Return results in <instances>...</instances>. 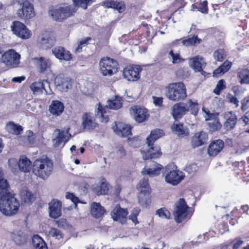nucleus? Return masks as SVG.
I'll use <instances>...</instances> for the list:
<instances>
[{
  "instance_id": "f257e3e1",
  "label": "nucleus",
  "mask_w": 249,
  "mask_h": 249,
  "mask_svg": "<svg viewBox=\"0 0 249 249\" xmlns=\"http://www.w3.org/2000/svg\"><path fill=\"white\" fill-rule=\"evenodd\" d=\"M95 0H73V3L61 4L56 6L52 11L51 16L56 21H62L74 15L78 7L86 9L88 5L90 4Z\"/></svg>"
},
{
  "instance_id": "f03ea898",
  "label": "nucleus",
  "mask_w": 249,
  "mask_h": 249,
  "mask_svg": "<svg viewBox=\"0 0 249 249\" xmlns=\"http://www.w3.org/2000/svg\"><path fill=\"white\" fill-rule=\"evenodd\" d=\"M53 163L49 159H38L32 165V171L37 178L46 179L52 173Z\"/></svg>"
},
{
  "instance_id": "7ed1b4c3",
  "label": "nucleus",
  "mask_w": 249,
  "mask_h": 249,
  "mask_svg": "<svg viewBox=\"0 0 249 249\" xmlns=\"http://www.w3.org/2000/svg\"><path fill=\"white\" fill-rule=\"evenodd\" d=\"M165 96L173 101L184 100L187 97L185 85L181 82L169 84L165 88Z\"/></svg>"
},
{
  "instance_id": "20e7f679",
  "label": "nucleus",
  "mask_w": 249,
  "mask_h": 249,
  "mask_svg": "<svg viewBox=\"0 0 249 249\" xmlns=\"http://www.w3.org/2000/svg\"><path fill=\"white\" fill-rule=\"evenodd\" d=\"M19 8L16 11L17 17L22 20H29L34 18L36 12L33 0H13Z\"/></svg>"
},
{
  "instance_id": "39448f33",
  "label": "nucleus",
  "mask_w": 249,
  "mask_h": 249,
  "mask_svg": "<svg viewBox=\"0 0 249 249\" xmlns=\"http://www.w3.org/2000/svg\"><path fill=\"white\" fill-rule=\"evenodd\" d=\"M122 98L119 96H115L107 100L106 107H103L100 104H99L96 115L101 122L106 123L108 121V116L107 114L108 108L118 109L122 107Z\"/></svg>"
},
{
  "instance_id": "423d86ee",
  "label": "nucleus",
  "mask_w": 249,
  "mask_h": 249,
  "mask_svg": "<svg viewBox=\"0 0 249 249\" xmlns=\"http://www.w3.org/2000/svg\"><path fill=\"white\" fill-rule=\"evenodd\" d=\"M163 176L167 183L174 186L178 184L184 178V173L178 169L173 164H168L165 166Z\"/></svg>"
},
{
  "instance_id": "0eeeda50",
  "label": "nucleus",
  "mask_w": 249,
  "mask_h": 249,
  "mask_svg": "<svg viewBox=\"0 0 249 249\" xmlns=\"http://www.w3.org/2000/svg\"><path fill=\"white\" fill-rule=\"evenodd\" d=\"M19 204L14 197L8 196H0V212L6 216H11L16 213L18 210Z\"/></svg>"
},
{
  "instance_id": "6e6552de",
  "label": "nucleus",
  "mask_w": 249,
  "mask_h": 249,
  "mask_svg": "<svg viewBox=\"0 0 249 249\" xmlns=\"http://www.w3.org/2000/svg\"><path fill=\"white\" fill-rule=\"evenodd\" d=\"M100 71L104 76H111L118 71L117 62L109 57H104L99 62Z\"/></svg>"
},
{
  "instance_id": "1a4fd4ad",
  "label": "nucleus",
  "mask_w": 249,
  "mask_h": 249,
  "mask_svg": "<svg viewBox=\"0 0 249 249\" xmlns=\"http://www.w3.org/2000/svg\"><path fill=\"white\" fill-rule=\"evenodd\" d=\"M20 55L13 49L5 52L2 55L0 61L9 68H15L19 66Z\"/></svg>"
},
{
  "instance_id": "9d476101",
  "label": "nucleus",
  "mask_w": 249,
  "mask_h": 249,
  "mask_svg": "<svg viewBox=\"0 0 249 249\" xmlns=\"http://www.w3.org/2000/svg\"><path fill=\"white\" fill-rule=\"evenodd\" d=\"M190 208L187 206L184 200L180 198L175 204L173 214L177 223H180L189 215Z\"/></svg>"
},
{
  "instance_id": "9b49d317",
  "label": "nucleus",
  "mask_w": 249,
  "mask_h": 249,
  "mask_svg": "<svg viewBox=\"0 0 249 249\" xmlns=\"http://www.w3.org/2000/svg\"><path fill=\"white\" fill-rule=\"evenodd\" d=\"M202 111L205 120L210 121L208 125L210 127V131H214L220 129L221 124L217 119L218 114L213 111L212 112L209 109L204 107L202 108Z\"/></svg>"
},
{
  "instance_id": "f8f14e48",
  "label": "nucleus",
  "mask_w": 249,
  "mask_h": 249,
  "mask_svg": "<svg viewBox=\"0 0 249 249\" xmlns=\"http://www.w3.org/2000/svg\"><path fill=\"white\" fill-rule=\"evenodd\" d=\"M13 33L21 39H27L31 37L32 33L26 26L19 21H15L11 26Z\"/></svg>"
},
{
  "instance_id": "ddd939ff",
  "label": "nucleus",
  "mask_w": 249,
  "mask_h": 249,
  "mask_svg": "<svg viewBox=\"0 0 249 249\" xmlns=\"http://www.w3.org/2000/svg\"><path fill=\"white\" fill-rule=\"evenodd\" d=\"M129 112L134 120L139 123L147 120L149 116L147 109L139 106L132 107L130 108Z\"/></svg>"
},
{
  "instance_id": "4468645a",
  "label": "nucleus",
  "mask_w": 249,
  "mask_h": 249,
  "mask_svg": "<svg viewBox=\"0 0 249 249\" xmlns=\"http://www.w3.org/2000/svg\"><path fill=\"white\" fill-rule=\"evenodd\" d=\"M71 134L69 133V128L66 131L56 129L53 133V144L54 147H58L61 145H64L70 139Z\"/></svg>"
},
{
  "instance_id": "2eb2a0df",
  "label": "nucleus",
  "mask_w": 249,
  "mask_h": 249,
  "mask_svg": "<svg viewBox=\"0 0 249 249\" xmlns=\"http://www.w3.org/2000/svg\"><path fill=\"white\" fill-rule=\"evenodd\" d=\"M162 167L161 164L153 161H150L146 163L142 171V174L143 175H147L150 177L159 176L160 174Z\"/></svg>"
},
{
  "instance_id": "dca6fc26",
  "label": "nucleus",
  "mask_w": 249,
  "mask_h": 249,
  "mask_svg": "<svg viewBox=\"0 0 249 249\" xmlns=\"http://www.w3.org/2000/svg\"><path fill=\"white\" fill-rule=\"evenodd\" d=\"M30 88L34 93L36 94L42 93L43 91L46 94H50L52 92L50 89V84L47 80L35 82L31 85Z\"/></svg>"
},
{
  "instance_id": "f3484780",
  "label": "nucleus",
  "mask_w": 249,
  "mask_h": 249,
  "mask_svg": "<svg viewBox=\"0 0 249 249\" xmlns=\"http://www.w3.org/2000/svg\"><path fill=\"white\" fill-rule=\"evenodd\" d=\"M141 69L139 66H129L123 71V76L128 81H136L140 78L139 73Z\"/></svg>"
},
{
  "instance_id": "a211bd4d",
  "label": "nucleus",
  "mask_w": 249,
  "mask_h": 249,
  "mask_svg": "<svg viewBox=\"0 0 249 249\" xmlns=\"http://www.w3.org/2000/svg\"><path fill=\"white\" fill-rule=\"evenodd\" d=\"M52 53L56 58L60 60L69 61L72 58L70 52L61 46H57L53 49Z\"/></svg>"
},
{
  "instance_id": "6ab92c4d",
  "label": "nucleus",
  "mask_w": 249,
  "mask_h": 249,
  "mask_svg": "<svg viewBox=\"0 0 249 249\" xmlns=\"http://www.w3.org/2000/svg\"><path fill=\"white\" fill-rule=\"evenodd\" d=\"M49 216L54 219L60 217L61 215V202L57 200L53 199L49 203Z\"/></svg>"
},
{
  "instance_id": "aec40b11",
  "label": "nucleus",
  "mask_w": 249,
  "mask_h": 249,
  "mask_svg": "<svg viewBox=\"0 0 249 249\" xmlns=\"http://www.w3.org/2000/svg\"><path fill=\"white\" fill-rule=\"evenodd\" d=\"M54 84L59 90L66 91L71 85V80L63 74H59L55 77Z\"/></svg>"
},
{
  "instance_id": "412c9836",
  "label": "nucleus",
  "mask_w": 249,
  "mask_h": 249,
  "mask_svg": "<svg viewBox=\"0 0 249 249\" xmlns=\"http://www.w3.org/2000/svg\"><path fill=\"white\" fill-rule=\"evenodd\" d=\"M188 112V108L185 103H176L172 107L171 113L175 119L180 118Z\"/></svg>"
},
{
  "instance_id": "4be33fe9",
  "label": "nucleus",
  "mask_w": 249,
  "mask_h": 249,
  "mask_svg": "<svg viewBox=\"0 0 249 249\" xmlns=\"http://www.w3.org/2000/svg\"><path fill=\"white\" fill-rule=\"evenodd\" d=\"M112 128L114 132L121 137H125L131 133L130 126L123 123H115Z\"/></svg>"
},
{
  "instance_id": "5701e85b",
  "label": "nucleus",
  "mask_w": 249,
  "mask_h": 249,
  "mask_svg": "<svg viewBox=\"0 0 249 249\" xmlns=\"http://www.w3.org/2000/svg\"><path fill=\"white\" fill-rule=\"evenodd\" d=\"M142 153L144 160L157 158L160 157L162 154L160 148L158 145L153 146L150 147L149 146L148 149L142 150Z\"/></svg>"
},
{
  "instance_id": "b1692460",
  "label": "nucleus",
  "mask_w": 249,
  "mask_h": 249,
  "mask_svg": "<svg viewBox=\"0 0 249 249\" xmlns=\"http://www.w3.org/2000/svg\"><path fill=\"white\" fill-rule=\"evenodd\" d=\"M110 214L114 220L118 221L123 224L126 221L127 212L119 206H116L111 212Z\"/></svg>"
},
{
  "instance_id": "393cba45",
  "label": "nucleus",
  "mask_w": 249,
  "mask_h": 249,
  "mask_svg": "<svg viewBox=\"0 0 249 249\" xmlns=\"http://www.w3.org/2000/svg\"><path fill=\"white\" fill-rule=\"evenodd\" d=\"M224 118L225 120L224 127L226 130H230L235 127L237 122V117L234 112L232 111L225 112Z\"/></svg>"
},
{
  "instance_id": "a878e982",
  "label": "nucleus",
  "mask_w": 249,
  "mask_h": 249,
  "mask_svg": "<svg viewBox=\"0 0 249 249\" xmlns=\"http://www.w3.org/2000/svg\"><path fill=\"white\" fill-rule=\"evenodd\" d=\"M189 63L195 71L198 72L202 71L206 65L203 57L199 55L190 58Z\"/></svg>"
},
{
  "instance_id": "bb28decb",
  "label": "nucleus",
  "mask_w": 249,
  "mask_h": 249,
  "mask_svg": "<svg viewBox=\"0 0 249 249\" xmlns=\"http://www.w3.org/2000/svg\"><path fill=\"white\" fill-rule=\"evenodd\" d=\"M20 196L25 203L30 205L36 200V194L28 188L24 187L20 191Z\"/></svg>"
},
{
  "instance_id": "cd10ccee",
  "label": "nucleus",
  "mask_w": 249,
  "mask_h": 249,
  "mask_svg": "<svg viewBox=\"0 0 249 249\" xmlns=\"http://www.w3.org/2000/svg\"><path fill=\"white\" fill-rule=\"evenodd\" d=\"M55 42V37L53 34L46 33L41 37L39 44L42 49H47L53 46Z\"/></svg>"
},
{
  "instance_id": "c85d7f7f",
  "label": "nucleus",
  "mask_w": 249,
  "mask_h": 249,
  "mask_svg": "<svg viewBox=\"0 0 249 249\" xmlns=\"http://www.w3.org/2000/svg\"><path fill=\"white\" fill-rule=\"evenodd\" d=\"M224 142L221 140H217L213 142L209 146L208 153L209 155L215 156L222 149Z\"/></svg>"
},
{
  "instance_id": "c756f323",
  "label": "nucleus",
  "mask_w": 249,
  "mask_h": 249,
  "mask_svg": "<svg viewBox=\"0 0 249 249\" xmlns=\"http://www.w3.org/2000/svg\"><path fill=\"white\" fill-rule=\"evenodd\" d=\"M3 176V171L0 168V196H8L10 194V185Z\"/></svg>"
},
{
  "instance_id": "7c9ffc66",
  "label": "nucleus",
  "mask_w": 249,
  "mask_h": 249,
  "mask_svg": "<svg viewBox=\"0 0 249 249\" xmlns=\"http://www.w3.org/2000/svg\"><path fill=\"white\" fill-rule=\"evenodd\" d=\"M64 109L63 104L58 100L53 101L49 107V112L55 116L60 115L63 112Z\"/></svg>"
},
{
  "instance_id": "2f4dec72",
  "label": "nucleus",
  "mask_w": 249,
  "mask_h": 249,
  "mask_svg": "<svg viewBox=\"0 0 249 249\" xmlns=\"http://www.w3.org/2000/svg\"><path fill=\"white\" fill-rule=\"evenodd\" d=\"M208 138L206 133L201 131L199 133H196L192 137V145L194 147L199 146L205 143Z\"/></svg>"
},
{
  "instance_id": "473e14b6",
  "label": "nucleus",
  "mask_w": 249,
  "mask_h": 249,
  "mask_svg": "<svg viewBox=\"0 0 249 249\" xmlns=\"http://www.w3.org/2000/svg\"><path fill=\"white\" fill-rule=\"evenodd\" d=\"M82 124L85 129H92L96 127L97 124L90 113H86L82 117Z\"/></svg>"
},
{
  "instance_id": "72a5a7b5",
  "label": "nucleus",
  "mask_w": 249,
  "mask_h": 249,
  "mask_svg": "<svg viewBox=\"0 0 249 249\" xmlns=\"http://www.w3.org/2000/svg\"><path fill=\"white\" fill-rule=\"evenodd\" d=\"M92 189L94 193L97 195H104L107 193L108 191V184L105 178L101 180L100 185L94 184L92 186Z\"/></svg>"
},
{
  "instance_id": "f704fd0d",
  "label": "nucleus",
  "mask_w": 249,
  "mask_h": 249,
  "mask_svg": "<svg viewBox=\"0 0 249 249\" xmlns=\"http://www.w3.org/2000/svg\"><path fill=\"white\" fill-rule=\"evenodd\" d=\"M18 168L23 172H30L32 168L31 160L24 156H21L18 160Z\"/></svg>"
},
{
  "instance_id": "c9c22d12",
  "label": "nucleus",
  "mask_w": 249,
  "mask_h": 249,
  "mask_svg": "<svg viewBox=\"0 0 249 249\" xmlns=\"http://www.w3.org/2000/svg\"><path fill=\"white\" fill-rule=\"evenodd\" d=\"M6 131L10 134L18 135L23 130L22 126L14 123L13 122H9L6 125Z\"/></svg>"
},
{
  "instance_id": "e433bc0d",
  "label": "nucleus",
  "mask_w": 249,
  "mask_h": 249,
  "mask_svg": "<svg viewBox=\"0 0 249 249\" xmlns=\"http://www.w3.org/2000/svg\"><path fill=\"white\" fill-rule=\"evenodd\" d=\"M36 65H37L39 71L43 72L48 68H49L52 64L51 61L48 58L40 57L39 58H35Z\"/></svg>"
},
{
  "instance_id": "4c0bfd02",
  "label": "nucleus",
  "mask_w": 249,
  "mask_h": 249,
  "mask_svg": "<svg viewBox=\"0 0 249 249\" xmlns=\"http://www.w3.org/2000/svg\"><path fill=\"white\" fill-rule=\"evenodd\" d=\"M105 213L104 208L99 203L93 202L91 206V213L95 218H100Z\"/></svg>"
},
{
  "instance_id": "58836bf2",
  "label": "nucleus",
  "mask_w": 249,
  "mask_h": 249,
  "mask_svg": "<svg viewBox=\"0 0 249 249\" xmlns=\"http://www.w3.org/2000/svg\"><path fill=\"white\" fill-rule=\"evenodd\" d=\"M11 238L17 245H22L26 242L24 233L21 231H15L11 233Z\"/></svg>"
},
{
  "instance_id": "ea45409f",
  "label": "nucleus",
  "mask_w": 249,
  "mask_h": 249,
  "mask_svg": "<svg viewBox=\"0 0 249 249\" xmlns=\"http://www.w3.org/2000/svg\"><path fill=\"white\" fill-rule=\"evenodd\" d=\"M163 134L164 133L162 130L156 129L152 130L150 136L146 139L148 146L152 145L155 141L162 136Z\"/></svg>"
},
{
  "instance_id": "a19ab883",
  "label": "nucleus",
  "mask_w": 249,
  "mask_h": 249,
  "mask_svg": "<svg viewBox=\"0 0 249 249\" xmlns=\"http://www.w3.org/2000/svg\"><path fill=\"white\" fill-rule=\"evenodd\" d=\"M150 192H139L138 196L139 204L142 207L148 206L150 201Z\"/></svg>"
},
{
  "instance_id": "79ce46f5",
  "label": "nucleus",
  "mask_w": 249,
  "mask_h": 249,
  "mask_svg": "<svg viewBox=\"0 0 249 249\" xmlns=\"http://www.w3.org/2000/svg\"><path fill=\"white\" fill-rule=\"evenodd\" d=\"M173 131L178 136H186L188 134V129L182 124H179L178 121H175L172 126Z\"/></svg>"
},
{
  "instance_id": "37998d69",
  "label": "nucleus",
  "mask_w": 249,
  "mask_h": 249,
  "mask_svg": "<svg viewBox=\"0 0 249 249\" xmlns=\"http://www.w3.org/2000/svg\"><path fill=\"white\" fill-rule=\"evenodd\" d=\"M104 5L108 8H112L116 9L119 13L123 12L125 8V5L124 3L115 1H107L105 2Z\"/></svg>"
},
{
  "instance_id": "c03bdc74",
  "label": "nucleus",
  "mask_w": 249,
  "mask_h": 249,
  "mask_svg": "<svg viewBox=\"0 0 249 249\" xmlns=\"http://www.w3.org/2000/svg\"><path fill=\"white\" fill-rule=\"evenodd\" d=\"M32 243L36 249H48L44 240L37 235L33 236Z\"/></svg>"
},
{
  "instance_id": "a18cd8bd",
  "label": "nucleus",
  "mask_w": 249,
  "mask_h": 249,
  "mask_svg": "<svg viewBox=\"0 0 249 249\" xmlns=\"http://www.w3.org/2000/svg\"><path fill=\"white\" fill-rule=\"evenodd\" d=\"M137 189L139 192H150L148 178H143L141 179L137 185Z\"/></svg>"
},
{
  "instance_id": "49530a36",
  "label": "nucleus",
  "mask_w": 249,
  "mask_h": 249,
  "mask_svg": "<svg viewBox=\"0 0 249 249\" xmlns=\"http://www.w3.org/2000/svg\"><path fill=\"white\" fill-rule=\"evenodd\" d=\"M238 77L241 84H249V70L245 69L238 73Z\"/></svg>"
},
{
  "instance_id": "de8ad7c7",
  "label": "nucleus",
  "mask_w": 249,
  "mask_h": 249,
  "mask_svg": "<svg viewBox=\"0 0 249 249\" xmlns=\"http://www.w3.org/2000/svg\"><path fill=\"white\" fill-rule=\"evenodd\" d=\"M80 88L82 93L86 95L92 94L94 90L93 84L90 82H86Z\"/></svg>"
},
{
  "instance_id": "09e8293b",
  "label": "nucleus",
  "mask_w": 249,
  "mask_h": 249,
  "mask_svg": "<svg viewBox=\"0 0 249 249\" xmlns=\"http://www.w3.org/2000/svg\"><path fill=\"white\" fill-rule=\"evenodd\" d=\"M185 103L188 108V112L190 111L191 114L196 115L199 110L197 102L189 100Z\"/></svg>"
},
{
  "instance_id": "8fccbe9b",
  "label": "nucleus",
  "mask_w": 249,
  "mask_h": 249,
  "mask_svg": "<svg viewBox=\"0 0 249 249\" xmlns=\"http://www.w3.org/2000/svg\"><path fill=\"white\" fill-rule=\"evenodd\" d=\"M128 144L133 147H137L141 144V139L138 136L128 138L127 141Z\"/></svg>"
},
{
  "instance_id": "3c124183",
  "label": "nucleus",
  "mask_w": 249,
  "mask_h": 249,
  "mask_svg": "<svg viewBox=\"0 0 249 249\" xmlns=\"http://www.w3.org/2000/svg\"><path fill=\"white\" fill-rule=\"evenodd\" d=\"M201 40L197 37V36H193L183 41V43L186 46L188 45H195L199 44Z\"/></svg>"
},
{
  "instance_id": "603ef678",
  "label": "nucleus",
  "mask_w": 249,
  "mask_h": 249,
  "mask_svg": "<svg viewBox=\"0 0 249 249\" xmlns=\"http://www.w3.org/2000/svg\"><path fill=\"white\" fill-rule=\"evenodd\" d=\"M156 214L159 215L160 217L165 219H169L171 216L169 211L165 208H161L157 210Z\"/></svg>"
},
{
  "instance_id": "864d4df0",
  "label": "nucleus",
  "mask_w": 249,
  "mask_h": 249,
  "mask_svg": "<svg viewBox=\"0 0 249 249\" xmlns=\"http://www.w3.org/2000/svg\"><path fill=\"white\" fill-rule=\"evenodd\" d=\"M169 55L172 58V62L173 64L179 63L184 61V59L180 57L179 53H174L172 50L169 52Z\"/></svg>"
},
{
  "instance_id": "5fc2aeb1",
  "label": "nucleus",
  "mask_w": 249,
  "mask_h": 249,
  "mask_svg": "<svg viewBox=\"0 0 249 249\" xmlns=\"http://www.w3.org/2000/svg\"><path fill=\"white\" fill-rule=\"evenodd\" d=\"M226 88V85L225 81L223 80L219 81L216 86V87L213 89V92L216 95H219L221 90Z\"/></svg>"
},
{
  "instance_id": "6e6d98bb",
  "label": "nucleus",
  "mask_w": 249,
  "mask_h": 249,
  "mask_svg": "<svg viewBox=\"0 0 249 249\" xmlns=\"http://www.w3.org/2000/svg\"><path fill=\"white\" fill-rule=\"evenodd\" d=\"M224 51L222 49H219L213 53L214 58L218 61H222L225 56Z\"/></svg>"
},
{
  "instance_id": "4d7b16f0",
  "label": "nucleus",
  "mask_w": 249,
  "mask_h": 249,
  "mask_svg": "<svg viewBox=\"0 0 249 249\" xmlns=\"http://www.w3.org/2000/svg\"><path fill=\"white\" fill-rule=\"evenodd\" d=\"M49 235L58 239L62 238L61 232L55 228H51L49 231Z\"/></svg>"
},
{
  "instance_id": "13d9d810",
  "label": "nucleus",
  "mask_w": 249,
  "mask_h": 249,
  "mask_svg": "<svg viewBox=\"0 0 249 249\" xmlns=\"http://www.w3.org/2000/svg\"><path fill=\"white\" fill-rule=\"evenodd\" d=\"M8 165L11 171L14 172L18 167V161L15 158H11L8 160Z\"/></svg>"
},
{
  "instance_id": "bf43d9fd",
  "label": "nucleus",
  "mask_w": 249,
  "mask_h": 249,
  "mask_svg": "<svg viewBox=\"0 0 249 249\" xmlns=\"http://www.w3.org/2000/svg\"><path fill=\"white\" fill-rule=\"evenodd\" d=\"M197 168H198L196 164L191 163L185 167L184 170L189 174H193L196 173Z\"/></svg>"
},
{
  "instance_id": "052dcab7",
  "label": "nucleus",
  "mask_w": 249,
  "mask_h": 249,
  "mask_svg": "<svg viewBox=\"0 0 249 249\" xmlns=\"http://www.w3.org/2000/svg\"><path fill=\"white\" fill-rule=\"evenodd\" d=\"M139 213L140 209L138 208H136L132 211L131 214L129 216V219H131L135 224L138 223L137 220V216Z\"/></svg>"
},
{
  "instance_id": "680f3d73",
  "label": "nucleus",
  "mask_w": 249,
  "mask_h": 249,
  "mask_svg": "<svg viewBox=\"0 0 249 249\" xmlns=\"http://www.w3.org/2000/svg\"><path fill=\"white\" fill-rule=\"evenodd\" d=\"M66 198L70 199L76 205L79 202V198L72 193H67L66 195Z\"/></svg>"
},
{
  "instance_id": "e2e57ef3",
  "label": "nucleus",
  "mask_w": 249,
  "mask_h": 249,
  "mask_svg": "<svg viewBox=\"0 0 249 249\" xmlns=\"http://www.w3.org/2000/svg\"><path fill=\"white\" fill-rule=\"evenodd\" d=\"M116 153L117 155L120 157L122 158L125 155L126 152L124 148L121 146H119L116 147Z\"/></svg>"
},
{
  "instance_id": "0e129e2a",
  "label": "nucleus",
  "mask_w": 249,
  "mask_h": 249,
  "mask_svg": "<svg viewBox=\"0 0 249 249\" xmlns=\"http://www.w3.org/2000/svg\"><path fill=\"white\" fill-rule=\"evenodd\" d=\"M232 63L229 61H225L224 63L220 66V67L223 69L224 71H228L231 68Z\"/></svg>"
},
{
  "instance_id": "69168bd1",
  "label": "nucleus",
  "mask_w": 249,
  "mask_h": 249,
  "mask_svg": "<svg viewBox=\"0 0 249 249\" xmlns=\"http://www.w3.org/2000/svg\"><path fill=\"white\" fill-rule=\"evenodd\" d=\"M228 99L231 103H233L235 105L236 107L239 106V102L235 96L230 94L228 96Z\"/></svg>"
},
{
  "instance_id": "338daca9",
  "label": "nucleus",
  "mask_w": 249,
  "mask_h": 249,
  "mask_svg": "<svg viewBox=\"0 0 249 249\" xmlns=\"http://www.w3.org/2000/svg\"><path fill=\"white\" fill-rule=\"evenodd\" d=\"M162 98L157 97L155 96L153 97V101L154 104L157 106H160L162 103Z\"/></svg>"
},
{
  "instance_id": "774afa93",
  "label": "nucleus",
  "mask_w": 249,
  "mask_h": 249,
  "mask_svg": "<svg viewBox=\"0 0 249 249\" xmlns=\"http://www.w3.org/2000/svg\"><path fill=\"white\" fill-rule=\"evenodd\" d=\"M240 121H242L246 124H249V111L240 119Z\"/></svg>"
}]
</instances>
